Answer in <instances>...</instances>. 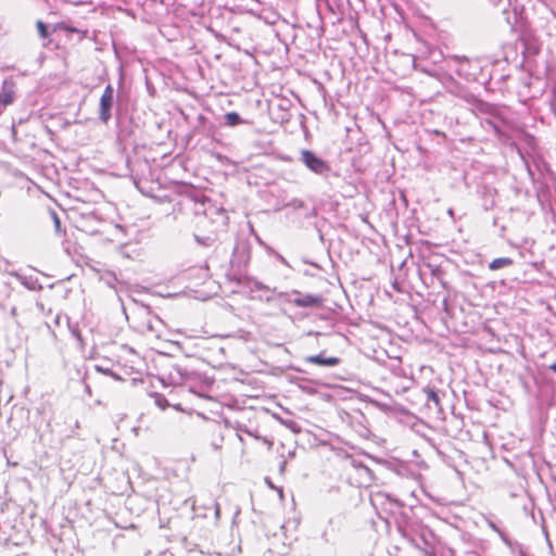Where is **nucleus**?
I'll return each mask as SVG.
<instances>
[{
  "label": "nucleus",
  "instance_id": "nucleus-18",
  "mask_svg": "<svg viewBox=\"0 0 556 556\" xmlns=\"http://www.w3.org/2000/svg\"><path fill=\"white\" fill-rule=\"evenodd\" d=\"M152 396L154 397L155 404L161 409H165L169 405L167 399L164 395H162L160 393H153Z\"/></svg>",
  "mask_w": 556,
  "mask_h": 556
},
{
  "label": "nucleus",
  "instance_id": "nucleus-12",
  "mask_svg": "<svg viewBox=\"0 0 556 556\" xmlns=\"http://www.w3.org/2000/svg\"><path fill=\"white\" fill-rule=\"evenodd\" d=\"M464 99L467 102L472 103L475 108L481 112L492 113L494 111V108L492 105H490L486 102L478 100L473 94H467L464 97Z\"/></svg>",
  "mask_w": 556,
  "mask_h": 556
},
{
  "label": "nucleus",
  "instance_id": "nucleus-10",
  "mask_svg": "<svg viewBox=\"0 0 556 556\" xmlns=\"http://www.w3.org/2000/svg\"><path fill=\"white\" fill-rule=\"evenodd\" d=\"M425 401L428 407H433L441 409V397L439 392L433 388H425L421 390Z\"/></svg>",
  "mask_w": 556,
  "mask_h": 556
},
{
  "label": "nucleus",
  "instance_id": "nucleus-2",
  "mask_svg": "<svg viewBox=\"0 0 556 556\" xmlns=\"http://www.w3.org/2000/svg\"><path fill=\"white\" fill-rule=\"evenodd\" d=\"M115 90L111 84L106 85L99 101L98 118L101 123L108 124L113 116V109L115 108V115L117 118L122 116V96L117 94L115 99Z\"/></svg>",
  "mask_w": 556,
  "mask_h": 556
},
{
  "label": "nucleus",
  "instance_id": "nucleus-22",
  "mask_svg": "<svg viewBox=\"0 0 556 556\" xmlns=\"http://www.w3.org/2000/svg\"><path fill=\"white\" fill-rule=\"evenodd\" d=\"M51 215H52V218H53V222H54L55 230L60 231V227H61L60 218L58 217L55 212H52Z\"/></svg>",
  "mask_w": 556,
  "mask_h": 556
},
{
  "label": "nucleus",
  "instance_id": "nucleus-25",
  "mask_svg": "<svg viewBox=\"0 0 556 556\" xmlns=\"http://www.w3.org/2000/svg\"><path fill=\"white\" fill-rule=\"evenodd\" d=\"M497 4H503L504 7H508L510 4V0H497V3H495V5Z\"/></svg>",
  "mask_w": 556,
  "mask_h": 556
},
{
  "label": "nucleus",
  "instance_id": "nucleus-7",
  "mask_svg": "<svg viewBox=\"0 0 556 556\" xmlns=\"http://www.w3.org/2000/svg\"><path fill=\"white\" fill-rule=\"evenodd\" d=\"M306 362L324 367H334L340 364L341 359L336 356H326L325 352H321L317 355L306 357Z\"/></svg>",
  "mask_w": 556,
  "mask_h": 556
},
{
  "label": "nucleus",
  "instance_id": "nucleus-17",
  "mask_svg": "<svg viewBox=\"0 0 556 556\" xmlns=\"http://www.w3.org/2000/svg\"><path fill=\"white\" fill-rule=\"evenodd\" d=\"M194 240L197 241V243L199 245L205 247V248L212 247L214 243V238L212 236L194 235Z\"/></svg>",
  "mask_w": 556,
  "mask_h": 556
},
{
  "label": "nucleus",
  "instance_id": "nucleus-30",
  "mask_svg": "<svg viewBox=\"0 0 556 556\" xmlns=\"http://www.w3.org/2000/svg\"><path fill=\"white\" fill-rule=\"evenodd\" d=\"M488 123H489V125H492L495 128V126L492 122L488 121Z\"/></svg>",
  "mask_w": 556,
  "mask_h": 556
},
{
  "label": "nucleus",
  "instance_id": "nucleus-4",
  "mask_svg": "<svg viewBox=\"0 0 556 556\" xmlns=\"http://www.w3.org/2000/svg\"><path fill=\"white\" fill-rule=\"evenodd\" d=\"M278 298L288 303H292L298 307H316L323 303V298L315 294H302L298 290L288 292H279Z\"/></svg>",
  "mask_w": 556,
  "mask_h": 556
},
{
  "label": "nucleus",
  "instance_id": "nucleus-28",
  "mask_svg": "<svg viewBox=\"0 0 556 556\" xmlns=\"http://www.w3.org/2000/svg\"><path fill=\"white\" fill-rule=\"evenodd\" d=\"M443 305L446 308V306H447V301L446 300L443 301Z\"/></svg>",
  "mask_w": 556,
  "mask_h": 556
},
{
  "label": "nucleus",
  "instance_id": "nucleus-20",
  "mask_svg": "<svg viewBox=\"0 0 556 556\" xmlns=\"http://www.w3.org/2000/svg\"><path fill=\"white\" fill-rule=\"evenodd\" d=\"M254 289H255V290H258V291H270V292H273L274 294H276L277 296H278V293H279V292H277V289H276V288L270 289L268 286L264 285V283H263V282H261V281H255V282H254Z\"/></svg>",
  "mask_w": 556,
  "mask_h": 556
},
{
  "label": "nucleus",
  "instance_id": "nucleus-6",
  "mask_svg": "<svg viewBox=\"0 0 556 556\" xmlns=\"http://www.w3.org/2000/svg\"><path fill=\"white\" fill-rule=\"evenodd\" d=\"M478 193L482 200V206L485 211L492 210L496 204L497 190L488 184L478 187Z\"/></svg>",
  "mask_w": 556,
  "mask_h": 556
},
{
  "label": "nucleus",
  "instance_id": "nucleus-24",
  "mask_svg": "<svg viewBox=\"0 0 556 556\" xmlns=\"http://www.w3.org/2000/svg\"><path fill=\"white\" fill-rule=\"evenodd\" d=\"M286 468H287V460L283 459L280 464H279V472L282 475L285 471H286Z\"/></svg>",
  "mask_w": 556,
  "mask_h": 556
},
{
  "label": "nucleus",
  "instance_id": "nucleus-15",
  "mask_svg": "<svg viewBox=\"0 0 556 556\" xmlns=\"http://www.w3.org/2000/svg\"><path fill=\"white\" fill-rule=\"evenodd\" d=\"M514 261L509 257H498L494 258L490 264L489 268L491 270H497L507 266L513 265Z\"/></svg>",
  "mask_w": 556,
  "mask_h": 556
},
{
  "label": "nucleus",
  "instance_id": "nucleus-5",
  "mask_svg": "<svg viewBox=\"0 0 556 556\" xmlns=\"http://www.w3.org/2000/svg\"><path fill=\"white\" fill-rule=\"evenodd\" d=\"M193 518H207V511L214 510L213 523L217 525L220 518V507L214 500H208L207 503L198 504L195 501L192 504Z\"/></svg>",
  "mask_w": 556,
  "mask_h": 556
},
{
  "label": "nucleus",
  "instance_id": "nucleus-19",
  "mask_svg": "<svg viewBox=\"0 0 556 556\" xmlns=\"http://www.w3.org/2000/svg\"><path fill=\"white\" fill-rule=\"evenodd\" d=\"M38 34L41 38L46 39L49 36L48 25L42 21H37L36 23Z\"/></svg>",
  "mask_w": 556,
  "mask_h": 556
},
{
  "label": "nucleus",
  "instance_id": "nucleus-26",
  "mask_svg": "<svg viewBox=\"0 0 556 556\" xmlns=\"http://www.w3.org/2000/svg\"><path fill=\"white\" fill-rule=\"evenodd\" d=\"M548 369L556 372V363L548 366Z\"/></svg>",
  "mask_w": 556,
  "mask_h": 556
},
{
  "label": "nucleus",
  "instance_id": "nucleus-27",
  "mask_svg": "<svg viewBox=\"0 0 556 556\" xmlns=\"http://www.w3.org/2000/svg\"><path fill=\"white\" fill-rule=\"evenodd\" d=\"M294 456H295V451L294 450L288 452V457L289 458H293Z\"/></svg>",
  "mask_w": 556,
  "mask_h": 556
},
{
  "label": "nucleus",
  "instance_id": "nucleus-29",
  "mask_svg": "<svg viewBox=\"0 0 556 556\" xmlns=\"http://www.w3.org/2000/svg\"><path fill=\"white\" fill-rule=\"evenodd\" d=\"M264 442H265V443H268L269 445H271V442H270V441H268L267 439H264Z\"/></svg>",
  "mask_w": 556,
  "mask_h": 556
},
{
  "label": "nucleus",
  "instance_id": "nucleus-3",
  "mask_svg": "<svg viewBox=\"0 0 556 556\" xmlns=\"http://www.w3.org/2000/svg\"><path fill=\"white\" fill-rule=\"evenodd\" d=\"M301 162L314 174L319 175L324 178H328L331 167L329 164L319 157L315 152L311 150H302Z\"/></svg>",
  "mask_w": 556,
  "mask_h": 556
},
{
  "label": "nucleus",
  "instance_id": "nucleus-16",
  "mask_svg": "<svg viewBox=\"0 0 556 556\" xmlns=\"http://www.w3.org/2000/svg\"><path fill=\"white\" fill-rule=\"evenodd\" d=\"M225 125L229 127H235L241 123H243V119L241 118L240 114L237 112H228L224 115Z\"/></svg>",
  "mask_w": 556,
  "mask_h": 556
},
{
  "label": "nucleus",
  "instance_id": "nucleus-9",
  "mask_svg": "<svg viewBox=\"0 0 556 556\" xmlns=\"http://www.w3.org/2000/svg\"><path fill=\"white\" fill-rule=\"evenodd\" d=\"M15 97V92L13 90V85L8 84L7 81L3 85V89L0 92V114L5 110L8 105L13 103Z\"/></svg>",
  "mask_w": 556,
  "mask_h": 556
},
{
  "label": "nucleus",
  "instance_id": "nucleus-23",
  "mask_svg": "<svg viewBox=\"0 0 556 556\" xmlns=\"http://www.w3.org/2000/svg\"><path fill=\"white\" fill-rule=\"evenodd\" d=\"M551 108L556 116V90L554 91V96L551 100Z\"/></svg>",
  "mask_w": 556,
  "mask_h": 556
},
{
  "label": "nucleus",
  "instance_id": "nucleus-13",
  "mask_svg": "<svg viewBox=\"0 0 556 556\" xmlns=\"http://www.w3.org/2000/svg\"><path fill=\"white\" fill-rule=\"evenodd\" d=\"M287 206H290L294 210H306V213H305V217L306 218H311V217H314L316 215V211L315 208H307L306 204L304 203V201L300 200V199H293L291 200Z\"/></svg>",
  "mask_w": 556,
  "mask_h": 556
},
{
  "label": "nucleus",
  "instance_id": "nucleus-14",
  "mask_svg": "<svg viewBox=\"0 0 556 556\" xmlns=\"http://www.w3.org/2000/svg\"><path fill=\"white\" fill-rule=\"evenodd\" d=\"M386 502H389L391 505H399V502L395 500H392L390 495L378 492L371 497V503L374 506H377L378 504H384Z\"/></svg>",
  "mask_w": 556,
  "mask_h": 556
},
{
  "label": "nucleus",
  "instance_id": "nucleus-1",
  "mask_svg": "<svg viewBox=\"0 0 556 556\" xmlns=\"http://www.w3.org/2000/svg\"><path fill=\"white\" fill-rule=\"evenodd\" d=\"M251 258V245L248 240L239 239L232 250L227 276L230 280L241 282Z\"/></svg>",
  "mask_w": 556,
  "mask_h": 556
},
{
  "label": "nucleus",
  "instance_id": "nucleus-8",
  "mask_svg": "<svg viewBox=\"0 0 556 556\" xmlns=\"http://www.w3.org/2000/svg\"><path fill=\"white\" fill-rule=\"evenodd\" d=\"M10 275L15 277L26 289L30 291H39L42 289V286L39 283L36 277L25 276L16 271H12Z\"/></svg>",
  "mask_w": 556,
  "mask_h": 556
},
{
  "label": "nucleus",
  "instance_id": "nucleus-11",
  "mask_svg": "<svg viewBox=\"0 0 556 556\" xmlns=\"http://www.w3.org/2000/svg\"><path fill=\"white\" fill-rule=\"evenodd\" d=\"M190 374L187 369L176 365L173 366L172 371L169 372V378L172 383L174 384H184L188 381Z\"/></svg>",
  "mask_w": 556,
  "mask_h": 556
},
{
  "label": "nucleus",
  "instance_id": "nucleus-21",
  "mask_svg": "<svg viewBox=\"0 0 556 556\" xmlns=\"http://www.w3.org/2000/svg\"><path fill=\"white\" fill-rule=\"evenodd\" d=\"M155 323H161V320L157 317H155L154 320H152V319H148L147 320L146 326H147V329L150 332H154L155 331Z\"/></svg>",
  "mask_w": 556,
  "mask_h": 556
}]
</instances>
